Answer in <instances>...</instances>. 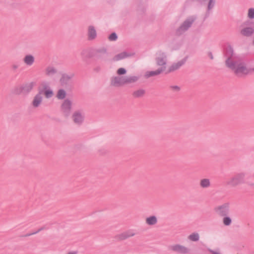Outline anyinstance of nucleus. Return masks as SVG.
<instances>
[{
    "mask_svg": "<svg viewBox=\"0 0 254 254\" xmlns=\"http://www.w3.org/2000/svg\"><path fill=\"white\" fill-rule=\"evenodd\" d=\"M227 59L225 64L238 77H242L254 72V67H248L245 61L233 53L232 47H228L226 50Z\"/></svg>",
    "mask_w": 254,
    "mask_h": 254,
    "instance_id": "f257e3e1",
    "label": "nucleus"
},
{
    "mask_svg": "<svg viewBox=\"0 0 254 254\" xmlns=\"http://www.w3.org/2000/svg\"><path fill=\"white\" fill-rule=\"evenodd\" d=\"M246 173L240 172L235 174L226 182V185L232 187H235L245 183Z\"/></svg>",
    "mask_w": 254,
    "mask_h": 254,
    "instance_id": "f03ea898",
    "label": "nucleus"
},
{
    "mask_svg": "<svg viewBox=\"0 0 254 254\" xmlns=\"http://www.w3.org/2000/svg\"><path fill=\"white\" fill-rule=\"evenodd\" d=\"M196 17L194 16H191L187 18L176 29V34L180 36L184 34L191 27Z\"/></svg>",
    "mask_w": 254,
    "mask_h": 254,
    "instance_id": "7ed1b4c3",
    "label": "nucleus"
},
{
    "mask_svg": "<svg viewBox=\"0 0 254 254\" xmlns=\"http://www.w3.org/2000/svg\"><path fill=\"white\" fill-rule=\"evenodd\" d=\"M254 24V22L250 21L243 23L241 26L240 34L245 37L252 36L254 33V28L252 26Z\"/></svg>",
    "mask_w": 254,
    "mask_h": 254,
    "instance_id": "20e7f679",
    "label": "nucleus"
},
{
    "mask_svg": "<svg viewBox=\"0 0 254 254\" xmlns=\"http://www.w3.org/2000/svg\"><path fill=\"white\" fill-rule=\"evenodd\" d=\"M230 203L225 202L216 206L214 208L215 213L221 217L228 216L230 213Z\"/></svg>",
    "mask_w": 254,
    "mask_h": 254,
    "instance_id": "39448f33",
    "label": "nucleus"
},
{
    "mask_svg": "<svg viewBox=\"0 0 254 254\" xmlns=\"http://www.w3.org/2000/svg\"><path fill=\"white\" fill-rule=\"evenodd\" d=\"M73 76V73H63L60 79L61 85L65 88H71L73 85L72 78Z\"/></svg>",
    "mask_w": 254,
    "mask_h": 254,
    "instance_id": "423d86ee",
    "label": "nucleus"
},
{
    "mask_svg": "<svg viewBox=\"0 0 254 254\" xmlns=\"http://www.w3.org/2000/svg\"><path fill=\"white\" fill-rule=\"evenodd\" d=\"M72 103L68 99H65L61 106V111L63 115L65 117H68L71 113Z\"/></svg>",
    "mask_w": 254,
    "mask_h": 254,
    "instance_id": "0eeeda50",
    "label": "nucleus"
},
{
    "mask_svg": "<svg viewBox=\"0 0 254 254\" xmlns=\"http://www.w3.org/2000/svg\"><path fill=\"white\" fill-rule=\"evenodd\" d=\"M71 118L74 124L81 125L84 121L85 113L82 110H77L73 113Z\"/></svg>",
    "mask_w": 254,
    "mask_h": 254,
    "instance_id": "6e6552de",
    "label": "nucleus"
},
{
    "mask_svg": "<svg viewBox=\"0 0 254 254\" xmlns=\"http://www.w3.org/2000/svg\"><path fill=\"white\" fill-rule=\"evenodd\" d=\"M93 57L97 60L105 59L107 56L108 53L107 49L105 47H100L94 49L92 50Z\"/></svg>",
    "mask_w": 254,
    "mask_h": 254,
    "instance_id": "1a4fd4ad",
    "label": "nucleus"
},
{
    "mask_svg": "<svg viewBox=\"0 0 254 254\" xmlns=\"http://www.w3.org/2000/svg\"><path fill=\"white\" fill-rule=\"evenodd\" d=\"M43 90L39 89L38 93L35 95L31 102V105L34 108H38L41 105L43 101Z\"/></svg>",
    "mask_w": 254,
    "mask_h": 254,
    "instance_id": "9d476101",
    "label": "nucleus"
},
{
    "mask_svg": "<svg viewBox=\"0 0 254 254\" xmlns=\"http://www.w3.org/2000/svg\"><path fill=\"white\" fill-rule=\"evenodd\" d=\"M135 233L134 230L129 229L122 233L119 234L115 236V238L119 241H123L130 237L135 236Z\"/></svg>",
    "mask_w": 254,
    "mask_h": 254,
    "instance_id": "9b49d317",
    "label": "nucleus"
},
{
    "mask_svg": "<svg viewBox=\"0 0 254 254\" xmlns=\"http://www.w3.org/2000/svg\"><path fill=\"white\" fill-rule=\"evenodd\" d=\"M157 57L156 58V64L161 67L165 66L167 64V55L166 53L162 51H159L157 53Z\"/></svg>",
    "mask_w": 254,
    "mask_h": 254,
    "instance_id": "f8f14e48",
    "label": "nucleus"
},
{
    "mask_svg": "<svg viewBox=\"0 0 254 254\" xmlns=\"http://www.w3.org/2000/svg\"><path fill=\"white\" fill-rule=\"evenodd\" d=\"M169 249L173 252L183 254H186L189 252V250L188 248L180 244H176L170 246L169 247Z\"/></svg>",
    "mask_w": 254,
    "mask_h": 254,
    "instance_id": "ddd939ff",
    "label": "nucleus"
},
{
    "mask_svg": "<svg viewBox=\"0 0 254 254\" xmlns=\"http://www.w3.org/2000/svg\"><path fill=\"white\" fill-rule=\"evenodd\" d=\"M111 84L115 87H121L125 85L124 76H117L112 77Z\"/></svg>",
    "mask_w": 254,
    "mask_h": 254,
    "instance_id": "4468645a",
    "label": "nucleus"
},
{
    "mask_svg": "<svg viewBox=\"0 0 254 254\" xmlns=\"http://www.w3.org/2000/svg\"><path fill=\"white\" fill-rule=\"evenodd\" d=\"M186 62V59L184 58L177 63H173L169 68L168 72H171L179 69Z\"/></svg>",
    "mask_w": 254,
    "mask_h": 254,
    "instance_id": "2eb2a0df",
    "label": "nucleus"
},
{
    "mask_svg": "<svg viewBox=\"0 0 254 254\" xmlns=\"http://www.w3.org/2000/svg\"><path fill=\"white\" fill-rule=\"evenodd\" d=\"M87 36L89 40H94L97 37V32L95 27L90 25L88 28Z\"/></svg>",
    "mask_w": 254,
    "mask_h": 254,
    "instance_id": "dca6fc26",
    "label": "nucleus"
},
{
    "mask_svg": "<svg viewBox=\"0 0 254 254\" xmlns=\"http://www.w3.org/2000/svg\"><path fill=\"white\" fill-rule=\"evenodd\" d=\"M57 72V68L52 65H48L45 69V74L48 77H52Z\"/></svg>",
    "mask_w": 254,
    "mask_h": 254,
    "instance_id": "f3484780",
    "label": "nucleus"
},
{
    "mask_svg": "<svg viewBox=\"0 0 254 254\" xmlns=\"http://www.w3.org/2000/svg\"><path fill=\"white\" fill-rule=\"evenodd\" d=\"M165 69V67L163 66L161 67L160 68H158V69L155 70V71H147L145 74V78H149L151 76H156L157 75L160 74L161 73H162L163 71H164Z\"/></svg>",
    "mask_w": 254,
    "mask_h": 254,
    "instance_id": "a211bd4d",
    "label": "nucleus"
},
{
    "mask_svg": "<svg viewBox=\"0 0 254 254\" xmlns=\"http://www.w3.org/2000/svg\"><path fill=\"white\" fill-rule=\"evenodd\" d=\"M35 85V83L34 82L27 83L22 85V89L23 91V94H27L30 93L32 90Z\"/></svg>",
    "mask_w": 254,
    "mask_h": 254,
    "instance_id": "6ab92c4d",
    "label": "nucleus"
},
{
    "mask_svg": "<svg viewBox=\"0 0 254 254\" xmlns=\"http://www.w3.org/2000/svg\"><path fill=\"white\" fill-rule=\"evenodd\" d=\"M24 63L27 66H30L33 65L35 62L34 57L30 54L26 55L23 59Z\"/></svg>",
    "mask_w": 254,
    "mask_h": 254,
    "instance_id": "aec40b11",
    "label": "nucleus"
},
{
    "mask_svg": "<svg viewBox=\"0 0 254 254\" xmlns=\"http://www.w3.org/2000/svg\"><path fill=\"white\" fill-rule=\"evenodd\" d=\"M125 84H129L135 83L139 78L138 76H124Z\"/></svg>",
    "mask_w": 254,
    "mask_h": 254,
    "instance_id": "412c9836",
    "label": "nucleus"
},
{
    "mask_svg": "<svg viewBox=\"0 0 254 254\" xmlns=\"http://www.w3.org/2000/svg\"><path fill=\"white\" fill-rule=\"evenodd\" d=\"M133 55H134V54H129L126 52H122V53L116 55L114 57L113 60L115 61H120V60L124 59L127 57H131V56H133Z\"/></svg>",
    "mask_w": 254,
    "mask_h": 254,
    "instance_id": "4be33fe9",
    "label": "nucleus"
},
{
    "mask_svg": "<svg viewBox=\"0 0 254 254\" xmlns=\"http://www.w3.org/2000/svg\"><path fill=\"white\" fill-rule=\"evenodd\" d=\"M80 55L82 60L84 61H86L93 57L92 51H90L86 49L83 50L80 53Z\"/></svg>",
    "mask_w": 254,
    "mask_h": 254,
    "instance_id": "5701e85b",
    "label": "nucleus"
},
{
    "mask_svg": "<svg viewBox=\"0 0 254 254\" xmlns=\"http://www.w3.org/2000/svg\"><path fill=\"white\" fill-rule=\"evenodd\" d=\"M145 93V90L140 88L133 91L132 93V96L134 98H139L143 97Z\"/></svg>",
    "mask_w": 254,
    "mask_h": 254,
    "instance_id": "b1692460",
    "label": "nucleus"
},
{
    "mask_svg": "<svg viewBox=\"0 0 254 254\" xmlns=\"http://www.w3.org/2000/svg\"><path fill=\"white\" fill-rule=\"evenodd\" d=\"M42 89L43 90V94L45 95L46 98H50L53 96V91L47 85L44 86Z\"/></svg>",
    "mask_w": 254,
    "mask_h": 254,
    "instance_id": "393cba45",
    "label": "nucleus"
},
{
    "mask_svg": "<svg viewBox=\"0 0 254 254\" xmlns=\"http://www.w3.org/2000/svg\"><path fill=\"white\" fill-rule=\"evenodd\" d=\"M157 218L154 215L150 216L145 220V223L148 225H154L157 224Z\"/></svg>",
    "mask_w": 254,
    "mask_h": 254,
    "instance_id": "a878e982",
    "label": "nucleus"
},
{
    "mask_svg": "<svg viewBox=\"0 0 254 254\" xmlns=\"http://www.w3.org/2000/svg\"><path fill=\"white\" fill-rule=\"evenodd\" d=\"M199 185L203 189L208 188L211 186L210 181L209 179H202L200 181Z\"/></svg>",
    "mask_w": 254,
    "mask_h": 254,
    "instance_id": "bb28decb",
    "label": "nucleus"
},
{
    "mask_svg": "<svg viewBox=\"0 0 254 254\" xmlns=\"http://www.w3.org/2000/svg\"><path fill=\"white\" fill-rule=\"evenodd\" d=\"M66 96V92L63 89H59L57 94V98L58 99L62 100L65 98Z\"/></svg>",
    "mask_w": 254,
    "mask_h": 254,
    "instance_id": "cd10ccee",
    "label": "nucleus"
},
{
    "mask_svg": "<svg viewBox=\"0 0 254 254\" xmlns=\"http://www.w3.org/2000/svg\"><path fill=\"white\" fill-rule=\"evenodd\" d=\"M188 239L192 242L198 241L199 239V234L196 232L192 233L188 236Z\"/></svg>",
    "mask_w": 254,
    "mask_h": 254,
    "instance_id": "c85d7f7f",
    "label": "nucleus"
},
{
    "mask_svg": "<svg viewBox=\"0 0 254 254\" xmlns=\"http://www.w3.org/2000/svg\"><path fill=\"white\" fill-rule=\"evenodd\" d=\"M224 218L223 219V223L225 226H229L232 223V219L231 218L228 216H223Z\"/></svg>",
    "mask_w": 254,
    "mask_h": 254,
    "instance_id": "c756f323",
    "label": "nucleus"
},
{
    "mask_svg": "<svg viewBox=\"0 0 254 254\" xmlns=\"http://www.w3.org/2000/svg\"><path fill=\"white\" fill-rule=\"evenodd\" d=\"M13 92L14 94H16V95L23 94V91L22 89V85L20 86L15 87L13 89Z\"/></svg>",
    "mask_w": 254,
    "mask_h": 254,
    "instance_id": "7c9ffc66",
    "label": "nucleus"
},
{
    "mask_svg": "<svg viewBox=\"0 0 254 254\" xmlns=\"http://www.w3.org/2000/svg\"><path fill=\"white\" fill-rule=\"evenodd\" d=\"M248 17L251 19L254 18V8H250L248 9Z\"/></svg>",
    "mask_w": 254,
    "mask_h": 254,
    "instance_id": "2f4dec72",
    "label": "nucleus"
},
{
    "mask_svg": "<svg viewBox=\"0 0 254 254\" xmlns=\"http://www.w3.org/2000/svg\"><path fill=\"white\" fill-rule=\"evenodd\" d=\"M118 38L117 35L116 33H112L108 37V39L110 41H116Z\"/></svg>",
    "mask_w": 254,
    "mask_h": 254,
    "instance_id": "473e14b6",
    "label": "nucleus"
},
{
    "mask_svg": "<svg viewBox=\"0 0 254 254\" xmlns=\"http://www.w3.org/2000/svg\"><path fill=\"white\" fill-rule=\"evenodd\" d=\"M19 67V64L17 63H13L11 65V69L13 72H16Z\"/></svg>",
    "mask_w": 254,
    "mask_h": 254,
    "instance_id": "72a5a7b5",
    "label": "nucleus"
},
{
    "mask_svg": "<svg viewBox=\"0 0 254 254\" xmlns=\"http://www.w3.org/2000/svg\"><path fill=\"white\" fill-rule=\"evenodd\" d=\"M127 72V70L125 68H119L117 71V73L118 74V75H124L125 74H126Z\"/></svg>",
    "mask_w": 254,
    "mask_h": 254,
    "instance_id": "f704fd0d",
    "label": "nucleus"
},
{
    "mask_svg": "<svg viewBox=\"0 0 254 254\" xmlns=\"http://www.w3.org/2000/svg\"><path fill=\"white\" fill-rule=\"evenodd\" d=\"M170 88L174 91L179 92L180 90V87L177 85H172L170 86Z\"/></svg>",
    "mask_w": 254,
    "mask_h": 254,
    "instance_id": "c9c22d12",
    "label": "nucleus"
},
{
    "mask_svg": "<svg viewBox=\"0 0 254 254\" xmlns=\"http://www.w3.org/2000/svg\"><path fill=\"white\" fill-rule=\"evenodd\" d=\"M47 228L45 226H43V227H41L40 228H39L37 231L35 232H33L31 234H28L27 235V236H30L31 235H34V234H36L39 232H40V231L43 230H45V229H46Z\"/></svg>",
    "mask_w": 254,
    "mask_h": 254,
    "instance_id": "e433bc0d",
    "label": "nucleus"
},
{
    "mask_svg": "<svg viewBox=\"0 0 254 254\" xmlns=\"http://www.w3.org/2000/svg\"><path fill=\"white\" fill-rule=\"evenodd\" d=\"M208 251L212 254H221L219 251H213L211 249H209Z\"/></svg>",
    "mask_w": 254,
    "mask_h": 254,
    "instance_id": "4c0bfd02",
    "label": "nucleus"
},
{
    "mask_svg": "<svg viewBox=\"0 0 254 254\" xmlns=\"http://www.w3.org/2000/svg\"><path fill=\"white\" fill-rule=\"evenodd\" d=\"M208 56H209V57L210 58V59L211 60L213 59V56L212 53L211 52H209L208 53Z\"/></svg>",
    "mask_w": 254,
    "mask_h": 254,
    "instance_id": "58836bf2",
    "label": "nucleus"
},
{
    "mask_svg": "<svg viewBox=\"0 0 254 254\" xmlns=\"http://www.w3.org/2000/svg\"><path fill=\"white\" fill-rule=\"evenodd\" d=\"M77 252L76 251H72L69 252L67 253V254H77Z\"/></svg>",
    "mask_w": 254,
    "mask_h": 254,
    "instance_id": "ea45409f",
    "label": "nucleus"
},
{
    "mask_svg": "<svg viewBox=\"0 0 254 254\" xmlns=\"http://www.w3.org/2000/svg\"><path fill=\"white\" fill-rule=\"evenodd\" d=\"M253 44L254 45V40H253Z\"/></svg>",
    "mask_w": 254,
    "mask_h": 254,
    "instance_id": "a19ab883",
    "label": "nucleus"
},
{
    "mask_svg": "<svg viewBox=\"0 0 254 254\" xmlns=\"http://www.w3.org/2000/svg\"><path fill=\"white\" fill-rule=\"evenodd\" d=\"M252 185H253V186H254V184H253Z\"/></svg>",
    "mask_w": 254,
    "mask_h": 254,
    "instance_id": "79ce46f5",
    "label": "nucleus"
}]
</instances>
